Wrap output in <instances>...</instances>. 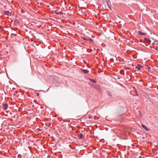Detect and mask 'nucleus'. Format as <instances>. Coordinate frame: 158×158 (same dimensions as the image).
Instances as JSON below:
<instances>
[{
    "instance_id": "1",
    "label": "nucleus",
    "mask_w": 158,
    "mask_h": 158,
    "mask_svg": "<svg viewBox=\"0 0 158 158\" xmlns=\"http://www.w3.org/2000/svg\"><path fill=\"white\" fill-rule=\"evenodd\" d=\"M4 15L7 16H9L11 15V12L10 11H4L3 13Z\"/></svg>"
},
{
    "instance_id": "2",
    "label": "nucleus",
    "mask_w": 158,
    "mask_h": 158,
    "mask_svg": "<svg viewBox=\"0 0 158 158\" xmlns=\"http://www.w3.org/2000/svg\"><path fill=\"white\" fill-rule=\"evenodd\" d=\"M136 69H137L138 70H140L143 66L139 64H137L135 67Z\"/></svg>"
},
{
    "instance_id": "3",
    "label": "nucleus",
    "mask_w": 158,
    "mask_h": 158,
    "mask_svg": "<svg viewBox=\"0 0 158 158\" xmlns=\"http://www.w3.org/2000/svg\"><path fill=\"white\" fill-rule=\"evenodd\" d=\"M8 105L7 103H4L3 105V107L5 110H6L7 109Z\"/></svg>"
},
{
    "instance_id": "4",
    "label": "nucleus",
    "mask_w": 158,
    "mask_h": 158,
    "mask_svg": "<svg viewBox=\"0 0 158 158\" xmlns=\"http://www.w3.org/2000/svg\"><path fill=\"white\" fill-rule=\"evenodd\" d=\"M81 71L83 73H88L89 72V71H88L87 70L84 69H82L81 70Z\"/></svg>"
},
{
    "instance_id": "5",
    "label": "nucleus",
    "mask_w": 158,
    "mask_h": 158,
    "mask_svg": "<svg viewBox=\"0 0 158 158\" xmlns=\"http://www.w3.org/2000/svg\"><path fill=\"white\" fill-rule=\"evenodd\" d=\"M138 34L140 35H145L146 34L144 33L141 32L140 31H138L137 32Z\"/></svg>"
},
{
    "instance_id": "6",
    "label": "nucleus",
    "mask_w": 158,
    "mask_h": 158,
    "mask_svg": "<svg viewBox=\"0 0 158 158\" xmlns=\"http://www.w3.org/2000/svg\"><path fill=\"white\" fill-rule=\"evenodd\" d=\"M142 127L146 131H149V129L147 128V127H146L144 125H142Z\"/></svg>"
},
{
    "instance_id": "7",
    "label": "nucleus",
    "mask_w": 158,
    "mask_h": 158,
    "mask_svg": "<svg viewBox=\"0 0 158 158\" xmlns=\"http://www.w3.org/2000/svg\"><path fill=\"white\" fill-rule=\"evenodd\" d=\"M57 82H58V83L56 82H55L54 81H53V83L56 85L57 84H62L63 83V81H58Z\"/></svg>"
},
{
    "instance_id": "8",
    "label": "nucleus",
    "mask_w": 158,
    "mask_h": 158,
    "mask_svg": "<svg viewBox=\"0 0 158 158\" xmlns=\"http://www.w3.org/2000/svg\"><path fill=\"white\" fill-rule=\"evenodd\" d=\"M83 135L81 133L78 135V138L79 139H82V138Z\"/></svg>"
},
{
    "instance_id": "9",
    "label": "nucleus",
    "mask_w": 158,
    "mask_h": 158,
    "mask_svg": "<svg viewBox=\"0 0 158 158\" xmlns=\"http://www.w3.org/2000/svg\"><path fill=\"white\" fill-rule=\"evenodd\" d=\"M89 80L90 81H91L92 82H93V83H96V81L94 80V79H89Z\"/></svg>"
},
{
    "instance_id": "10",
    "label": "nucleus",
    "mask_w": 158,
    "mask_h": 158,
    "mask_svg": "<svg viewBox=\"0 0 158 158\" xmlns=\"http://www.w3.org/2000/svg\"><path fill=\"white\" fill-rule=\"evenodd\" d=\"M107 94H108L110 97H111L112 96V95H111V94H110V93L109 92H108L107 93Z\"/></svg>"
},
{
    "instance_id": "11",
    "label": "nucleus",
    "mask_w": 158,
    "mask_h": 158,
    "mask_svg": "<svg viewBox=\"0 0 158 158\" xmlns=\"http://www.w3.org/2000/svg\"><path fill=\"white\" fill-rule=\"evenodd\" d=\"M148 71H150V70L151 69V68L150 67H148Z\"/></svg>"
},
{
    "instance_id": "12",
    "label": "nucleus",
    "mask_w": 158,
    "mask_h": 158,
    "mask_svg": "<svg viewBox=\"0 0 158 158\" xmlns=\"http://www.w3.org/2000/svg\"><path fill=\"white\" fill-rule=\"evenodd\" d=\"M89 40H90L91 41H93V40L91 39H89Z\"/></svg>"
},
{
    "instance_id": "13",
    "label": "nucleus",
    "mask_w": 158,
    "mask_h": 158,
    "mask_svg": "<svg viewBox=\"0 0 158 158\" xmlns=\"http://www.w3.org/2000/svg\"><path fill=\"white\" fill-rule=\"evenodd\" d=\"M149 43H150L151 42V41L150 40H149Z\"/></svg>"
},
{
    "instance_id": "14",
    "label": "nucleus",
    "mask_w": 158,
    "mask_h": 158,
    "mask_svg": "<svg viewBox=\"0 0 158 158\" xmlns=\"http://www.w3.org/2000/svg\"><path fill=\"white\" fill-rule=\"evenodd\" d=\"M145 40H148V39H147V38H145Z\"/></svg>"
},
{
    "instance_id": "15",
    "label": "nucleus",
    "mask_w": 158,
    "mask_h": 158,
    "mask_svg": "<svg viewBox=\"0 0 158 158\" xmlns=\"http://www.w3.org/2000/svg\"><path fill=\"white\" fill-rule=\"evenodd\" d=\"M85 40H87V39H85Z\"/></svg>"
}]
</instances>
